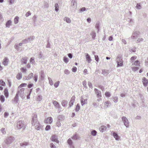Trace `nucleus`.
Masks as SVG:
<instances>
[{
    "label": "nucleus",
    "instance_id": "11",
    "mask_svg": "<svg viewBox=\"0 0 148 148\" xmlns=\"http://www.w3.org/2000/svg\"><path fill=\"white\" fill-rule=\"evenodd\" d=\"M86 60L88 63H89L91 60L90 58L88 53L86 54Z\"/></svg>",
    "mask_w": 148,
    "mask_h": 148
},
{
    "label": "nucleus",
    "instance_id": "63",
    "mask_svg": "<svg viewBox=\"0 0 148 148\" xmlns=\"http://www.w3.org/2000/svg\"><path fill=\"white\" fill-rule=\"evenodd\" d=\"M27 67L28 68H30V64H28L27 65Z\"/></svg>",
    "mask_w": 148,
    "mask_h": 148
},
{
    "label": "nucleus",
    "instance_id": "26",
    "mask_svg": "<svg viewBox=\"0 0 148 148\" xmlns=\"http://www.w3.org/2000/svg\"><path fill=\"white\" fill-rule=\"evenodd\" d=\"M0 84L3 86H5V82L3 81L2 79L0 80Z\"/></svg>",
    "mask_w": 148,
    "mask_h": 148
},
{
    "label": "nucleus",
    "instance_id": "9",
    "mask_svg": "<svg viewBox=\"0 0 148 148\" xmlns=\"http://www.w3.org/2000/svg\"><path fill=\"white\" fill-rule=\"evenodd\" d=\"M107 127L106 126L102 125L101 126L99 129L100 131L101 132H103L106 130Z\"/></svg>",
    "mask_w": 148,
    "mask_h": 148
},
{
    "label": "nucleus",
    "instance_id": "25",
    "mask_svg": "<svg viewBox=\"0 0 148 148\" xmlns=\"http://www.w3.org/2000/svg\"><path fill=\"white\" fill-rule=\"evenodd\" d=\"M11 23V21L10 20H9L6 24V27H9Z\"/></svg>",
    "mask_w": 148,
    "mask_h": 148
},
{
    "label": "nucleus",
    "instance_id": "3",
    "mask_svg": "<svg viewBox=\"0 0 148 148\" xmlns=\"http://www.w3.org/2000/svg\"><path fill=\"white\" fill-rule=\"evenodd\" d=\"M51 139L52 141L56 142L58 143H59V141L57 140V136L55 135H53L51 136Z\"/></svg>",
    "mask_w": 148,
    "mask_h": 148
},
{
    "label": "nucleus",
    "instance_id": "39",
    "mask_svg": "<svg viewBox=\"0 0 148 148\" xmlns=\"http://www.w3.org/2000/svg\"><path fill=\"white\" fill-rule=\"evenodd\" d=\"M30 62L31 63H33L34 62V58H32L30 60Z\"/></svg>",
    "mask_w": 148,
    "mask_h": 148
},
{
    "label": "nucleus",
    "instance_id": "6",
    "mask_svg": "<svg viewBox=\"0 0 148 148\" xmlns=\"http://www.w3.org/2000/svg\"><path fill=\"white\" fill-rule=\"evenodd\" d=\"M75 96H73L71 97V100L69 103V106H70V107H71L72 106L73 104V103L75 101Z\"/></svg>",
    "mask_w": 148,
    "mask_h": 148
},
{
    "label": "nucleus",
    "instance_id": "44",
    "mask_svg": "<svg viewBox=\"0 0 148 148\" xmlns=\"http://www.w3.org/2000/svg\"><path fill=\"white\" fill-rule=\"evenodd\" d=\"M95 60L97 61H98L99 60V57L98 56L95 55Z\"/></svg>",
    "mask_w": 148,
    "mask_h": 148
},
{
    "label": "nucleus",
    "instance_id": "56",
    "mask_svg": "<svg viewBox=\"0 0 148 148\" xmlns=\"http://www.w3.org/2000/svg\"><path fill=\"white\" fill-rule=\"evenodd\" d=\"M9 2L10 4H12L14 2V0H9Z\"/></svg>",
    "mask_w": 148,
    "mask_h": 148
},
{
    "label": "nucleus",
    "instance_id": "35",
    "mask_svg": "<svg viewBox=\"0 0 148 148\" xmlns=\"http://www.w3.org/2000/svg\"><path fill=\"white\" fill-rule=\"evenodd\" d=\"M59 83L60 82L59 81H58L57 82H56L54 84V86L56 88L58 87L59 86Z\"/></svg>",
    "mask_w": 148,
    "mask_h": 148
},
{
    "label": "nucleus",
    "instance_id": "57",
    "mask_svg": "<svg viewBox=\"0 0 148 148\" xmlns=\"http://www.w3.org/2000/svg\"><path fill=\"white\" fill-rule=\"evenodd\" d=\"M64 72L65 73H69V71L68 70H65L64 71Z\"/></svg>",
    "mask_w": 148,
    "mask_h": 148
},
{
    "label": "nucleus",
    "instance_id": "24",
    "mask_svg": "<svg viewBox=\"0 0 148 148\" xmlns=\"http://www.w3.org/2000/svg\"><path fill=\"white\" fill-rule=\"evenodd\" d=\"M21 61L22 63L26 64L27 62V58H22Z\"/></svg>",
    "mask_w": 148,
    "mask_h": 148
},
{
    "label": "nucleus",
    "instance_id": "53",
    "mask_svg": "<svg viewBox=\"0 0 148 148\" xmlns=\"http://www.w3.org/2000/svg\"><path fill=\"white\" fill-rule=\"evenodd\" d=\"M66 20V21L68 23H70L71 22V21L70 19H65Z\"/></svg>",
    "mask_w": 148,
    "mask_h": 148
},
{
    "label": "nucleus",
    "instance_id": "50",
    "mask_svg": "<svg viewBox=\"0 0 148 148\" xmlns=\"http://www.w3.org/2000/svg\"><path fill=\"white\" fill-rule=\"evenodd\" d=\"M56 125L58 127H60L61 125V124L59 121L57 123Z\"/></svg>",
    "mask_w": 148,
    "mask_h": 148
},
{
    "label": "nucleus",
    "instance_id": "5",
    "mask_svg": "<svg viewBox=\"0 0 148 148\" xmlns=\"http://www.w3.org/2000/svg\"><path fill=\"white\" fill-rule=\"evenodd\" d=\"M17 127L21 129L24 126V125L21 121H19L17 123Z\"/></svg>",
    "mask_w": 148,
    "mask_h": 148
},
{
    "label": "nucleus",
    "instance_id": "47",
    "mask_svg": "<svg viewBox=\"0 0 148 148\" xmlns=\"http://www.w3.org/2000/svg\"><path fill=\"white\" fill-rule=\"evenodd\" d=\"M34 78L35 82H36L37 80V76L36 75H35Z\"/></svg>",
    "mask_w": 148,
    "mask_h": 148
},
{
    "label": "nucleus",
    "instance_id": "21",
    "mask_svg": "<svg viewBox=\"0 0 148 148\" xmlns=\"http://www.w3.org/2000/svg\"><path fill=\"white\" fill-rule=\"evenodd\" d=\"M95 90H96L97 91V92H96V93L97 94V97H101V95L100 92H99L96 89H95Z\"/></svg>",
    "mask_w": 148,
    "mask_h": 148
},
{
    "label": "nucleus",
    "instance_id": "23",
    "mask_svg": "<svg viewBox=\"0 0 148 148\" xmlns=\"http://www.w3.org/2000/svg\"><path fill=\"white\" fill-rule=\"evenodd\" d=\"M0 100L2 102H3L5 101V98L3 95H1L0 96Z\"/></svg>",
    "mask_w": 148,
    "mask_h": 148
},
{
    "label": "nucleus",
    "instance_id": "28",
    "mask_svg": "<svg viewBox=\"0 0 148 148\" xmlns=\"http://www.w3.org/2000/svg\"><path fill=\"white\" fill-rule=\"evenodd\" d=\"M27 84L26 83H23L20 84L18 87V88H20L22 87L26 86Z\"/></svg>",
    "mask_w": 148,
    "mask_h": 148
},
{
    "label": "nucleus",
    "instance_id": "30",
    "mask_svg": "<svg viewBox=\"0 0 148 148\" xmlns=\"http://www.w3.org/2000/svg\"><path fill=\"white\" fill-rule=\"evenodd\" d=\"M67 143L70 145H72V141L71 139L69 138L68 139L67 141Z\"/></svg>",
    "mask_w": 148,
    "mask_h": 148
},
{
    "label": "nucleus",
    "instance_id": "29",
    "mask_svg": "<svg viewBox=\"0 0 148 148\" xmlns=\"http://www.w3.org/2000/svg\"><path fill=\"white\" fill-rule=\"evenodd\" d=\"M80 109V107L79 104H77L76 106V108H75V111H78Z\"/></svg>",
    "mask_w": 148,
    "mask_h": 148
},
{
    "label": "nucleus",
    "instance_id": "16",
    "mask_svg": "<svg viewBox=\"0 0 148 148\" xmlns=\"http://www.w3.org/2000/svg\"><path fill=\"white\" fill-rule=\"evenodd\" d=\"M123 61L121 60L119 62H117V66H121L123 65Z\"/></svg>",
    "mask_w": 148,
    "mask_h": 148
},
{
    "label": "nucleus",
    "instance_id": "10",
    "mask_svg": "<svg viewBox=\"0 0 148 148\" xmlns=\"http://www.w3.org/2000/svg\"><path fill=\"white\" fill-rule=\"evenodd\" d=\"M8 59L7 58H5L3 60V65H4L5 66L7 65L8 64Z\"/></svg>",
    "mask_w": 148,
    "mask_h": 148
},
{
    "label": "nucleus",
    "instance_id": "20",
    "mask_svg": "<svg viewBox=\"0 0 148 148\" xmlns=\"http://www.w3.org/2000/svg\"><path fill=\"white\" fill-rule=\"evenodd\" d=\"M55 10L56 12H58L59 10V6L57 3H56L55 4Z\"/></svg>",
    "mask_w": 148,
    "mask_h": 148
},
{
    "label": "nucleus",
    "instance_id": "61",
    "mask_svg": "<svg viewBox=\"0 0 148 148\" xmlns=\"http://www.w3.org/2000/svg\"><path fill=\"white\" fill-rule=\"evenodd\" d=\"M14 22L15 23H16L18 22V19H14Z\"/></svg>",
    "mask_w": 148,
    "mask_h": 148
},
{
    "label": "nucleus",
    "instance_id": "60",
    "mask_svg": "<svg viewBox=\"0 0 148 148\" xmlns=\"http://www.w3.org/2000/svg\"><path fill=\"white\" fill-rule=\"evenodd\" d=\"M65 103H66V102H65V101H63L62 103V106H65Z\"/></svg>",
    "mask_w": 148,
    "mask_h": 148
},
{
    "label": "nucleus",
    "instance_id": "55",
    "mask_svg": "<svg viewBox=\"0 0 148 148\" xmlns=\"http://www.w3.org/2000/svg\"><path fill=\"white\" fill-rule=\"evenodd\" d=\"M68 56L70 58H71L72 57V55L71 53H69L68 54Z\"/></svg>",
    "mask_w": 148,
    "mask_h": 148
},
{
    "label": "nucleus",
    "instance_id": "38",
    "mask_svg": "<svg viewBox=\"0 0 148 148\" xmlns=\"http://www.w3.org/2000/svg\"><path fill=\"white\" fill-rule=\"evenodd\" d=\"M77 68L76 67L74 66L72 69V71L74 72H75L77 71Z\"/></svg>",
    "mask_w": 148,
    "mask_h": 148
},
{
    "label": "nucleus",
    "instance_id": "49",
    "mask_svg": "<svg viewBox=\"0 0 148 148\" xmlns=\"http://www.w3.org/2000/svg\"><path fill=\"white\" fill-rule=\"evenodd\" d=\"M33 86V84H29L28 85V87L29 88H30L32 87Z\"/></svg>",
    "mask_w": 148,
    "mask_h": 148
},
{
    "label": "nucleus",
    "instance_id": "45",
    "mask_svg": "<svg viewBox=\"0 0 148 148\" xmlns=\"http://www.w3.org/2000/svg\"><path fill=\"white\" fill-rule=\"evenodd\" d=\"M136 58V57L135 56H132L131 57V60H133Z\"/></svg>",
    "mask_w": 148,
    "mask_h": 148
},
{
    "label": "nucleus",
    "instance_id": "7",
    "mask_svg": "<svg viewBox=\"0 0 148 148\" xmlns=\"http://www.w3.org/2000/svg\"><path fill=\"white\" fill-rule=\"evenodd\" d=\"M77 3L75 0H72L71 2V6L75 8L77 6Z\"/></svg>",
    "mask_w": 148,
    "mask_h": 148
},
{
    "label": "nucleus",
    "instance_id": "31",
    "mask_svg": "<svg viewBox=\"0 0 148 148\" xmlns=\"http://www.w3.org/2000/svg\"><path fill=\"white\" fill-rule=\"evenodd\" d=\"M139 68L138 67L134 66L132 67V69L133 71H135L138 70Z\"/></svg>",
    "mask_w": 148,
    "mask_h": 148
},
{
    "label": "nucleus",
    "instance_id": "33",
    "mask_svg": "<svg viewBox=\"0 0 148 148\" xmlns=\"http://www.w3.org/2000/svg\"><path fill=\"white\" fill-rule=\"evenodd\" d=\"M21 71L23 73H25L26 71V69L25 68L22 67L21 69Z\"/></svg>",
    "mask_w": 148,
    "mask_h": 148
},
{
    "label": "nucleus",
    "instance_id": "1",
    "mask_svg": "<svg viewBox=\"0 0 148 148\" xmlns=\"http://www.w3.org/2000/svg\"><path fill=\"white\" fill-rule=\"evenodd\" d=\"M123 121L124 122L125 125L127 127H129V123L127 119L124 116L122 118Z\"/></svg>",
    "mask_w": 148,
    "mask_h": 148
},
{
    "label": "nucleus",
    "instance_id": "19",
    "mask_svg": "<svg viewBox=\"0 0 148 148\" xmlns=\"http://www.w3.org/2000/svg\"><path fill=\"white\" fill-rule=\"evenodd\" d=\"M53 103V105L59 108L60 105L56 101H52Z\"/></svg>",
    "mask_w": 148,
    "mask_h": 148
},
{
    "label": "nucleus",
    "instance_id": "13",
    "mask_svg": "<svg viewBox=\"0 0 148 148\" xmlns=\"http://www.w3.org/2000/svg\"><path fill=\"white\" fill-rule=\"evenodd\" d=\"M113 135L116 140H118L119 139V136L115 132L113 133Z\"/></svg>",
    "mask_w": 148,
    "mask_h": 148
},
{
    "label": "nucleus",
    "instance_id": "17",
    "mask_svg": "<svg viewBox=\"0 0 148 148\" xmlns=\"http://www.w3.org/2000/svg\"><path fill=\"white\" fill-rule=\"evenodd\" d=\"M133 64L136 66H140V63L139 61L136 60L133 63Z\"/></svg>",
    "mask_w": 148,
    "mask_h": 148
},
{
    "label": "nucleus",
    "instance_id": "32",
    "mask_svg": "<svg viewBox=\"0 0 148 148\" xmlns=\"http://www.w3.org/2000/svg\"><path fill=\"white\" fill-rule=\"evenodd\" d=\"M91 134L93 136H95L97 134V132L95 130H93L91 131Z\"/></svg>",
    "mask_w": 148,
    "mask_h": 148
},
{
    "label": "nucleus",
    "instance_id": "8",
    "mask_svg": "<svg viewBox=\"0 0 148 148\" xmlns=\"http://www.w3.org/2000/svg\"><path fill=\"white\" fill-rule=\"evenodd\" d=\"M142 80L143 85L145 86H147L148 83V80L144 77L143 78Z\"/></svg>",
    "mask_w": 148,
    "mask_h": 148
},
{
    "label": "nucleus",
    "instance_id": "59",
    "mask_svg": "<svg viewBox=\"0 0 148 148\" xmlns=\"http://www.w3.org/2000/svg\"><path fill=\"white\" fill-rule=\"evenodd\" d=\"M40 126H38L37 127H36V129L37 130H39L40 129Z\"/></svg>",
    "mask_w": 148,
    "mask_h": 148
},
{
    "label": "nucleus",
    "instance_id": "37",
    "mask_svg": "<svg viewBox=\"0 0 148 148\" xmlns=\"http://www.w3.org/2000/svg\"><path fill=\"white\" fill-rule=\"evenodd\" d=\"M64 61L66 63H67L68 62V59L66 57H64Z\"/></svg>",
    "mask_w": 148,
    "mask_h": 148
},
{
    "label": "nucleus",
    "instance_id": "40",
    "mask_svg": "<svg viewBox=\"0 0 148 148\" xmlns=\"http://www.w3.org/2000/svg\"><path fill=\"white\" fill-rule=\"evenodd\" d=\"M44 5L45 7L46 8H47L48 7V4L46 2H44Z\"/></svg>",
    "mask_w": 148,
    "mask_h": 148
},
{
    "label": "nucleus",
    "instance_id": "54",
    "mask_svg": "<svg viewBox=\"0 0 148 148\" xmlns=\"http://www.w3.org/2000/svg\"><path fill=\"white\" fill-rule=\"evenodd\" d=\"M113 39V37L112 36H110L109 37L108 40L110 41H111Z\"/></svg>",
    "mask_w": 148,
    "mask_h": 148
},
{
    "label": "nucleus",
    "instance_id": "2",
    "mask_svg": "<svg viewBox=\"0 0 148 148\" xmlns=\"http://www.w3.org/2000/svg\"><path fill=\"white\" fill-rule=\"evenodd\" d=\"M53 121L52 118L51 117H48L45 120V123H46L51 124Z\"/></svg>",
    "mask_w": 148,
    "mask_h": 148
},
{
    "label": "nucleus",
    "instance_id": "48",
    "mask_svg": "<svg viewBox=\"0 0 148 148\" xmlns=\"http://www.w3.org/2000/svg\"><path fill=\"white\" fill-rule=\"evenodd\" d=\"M49 83L51 85H52L53 84V83L51 79L49 80Z\"/></svg>",
    "mask_w": 148,
    "mask_h": 148
},
{
    "label": "nucleus",
    "instance_id": "62",
    "mask_svg": "<svg viewBox=\"0 0 148 148\" xmlns=\"http://www.w3.org/2000/svg\"><path fill=\"white\" fill-rule=\"evenodd\" d=\"M75 116V113H73L71 114V116L72 117H73Z\"/></svg>",
    "mask_w": 148,
    "mask_h": 148
},
{
    "label": "nucleus",
    "instance_id": "36",
    "mask_svg": "<svg viewBox=\"0 0 148 148\" xmlns=\"http://www.w3.org/2000/svg\"><path fill=\"white\" fill-rule=\"evenodd\" d=\"M50 146L51 148H56V147L55 145L52 143L50 144Z\"/></svg>",
    "mask_w": 148,
    "mask_h": 148
},
{
    "label": "nucleus",
    "instance_id": "51",
    "mask_svg": "<svg viewBox=\"0 0 148 148\" xmlns=\"http://www.w3.org/2000/svg\"><path fill=\"white\" fill-rule=\"evenodd\" d=\"M82 84H83V86H86V81H83Z\"/></svg>",
    "mask_w": 148,
    "mask_h": 148
},
{
    "label": "nucleus",
    "instance_id": "58",
    "mask_svg": "<svg viewBox=\"0 0 148 148\" xmlns=\"http://www.w3.org/2000/svg\"><path fill=\"white\" fill-rule=\"evenodd\" d=\"M88 85L91 88L92 87V84L91 82H89Z\"/></svg>",
    "mask_w": 148,
    "mask_h": 148
},
{
    "label": "nucleus",
    "instance_id": "43",
    "mask_svg": "<svg viewBox=\"0 0 148 148\" xmlns=\"http://www.w3.org/2000/svg\"><path fill=\"white\" fill-rule=\"evenodd\" d=\"M50 126L49 125H47L45 127V130H48L50 129Z\"/></svg>",
    "mask_w": 148,
    "mask_h": 148
},
{
    "label": "nucleus",
    "instance_id": "46",
    "mask_svg": "<svg viewBox=\"0 0 148 148\" xmlns=\"http://www.w3.org/2000/svg\"><path fill=\"white\" fill-rule=\"evenodd\" d=\"M8 115V113L7 112H5L4 114V116L5 117H6Z\"/></svg>",
    "mask_w": 148,
    "mask_h": 148
},
{
    "label": "nucleus",
    "instance_id": "12",
    "mask_svg": "<svg viewBox=\"0 0 148 148\" xmlns=\"http://www.w3.org/2000/svg\"><path fill=\"white\" fill-rule=\"evenodd\" d=\"M87 10V9L86 8L84 7L81 8H80L79 10V12L82 13L83 12Z\"/></svg>",
    "mask_w": 148,
    "mask_h": 148
},
{
    "label": "nucleus",
    "instance_id": "15",
    "mask_svg": "<svg viewBox=\"0 0 148 148\" xmlns=\"http://www.w3.org/2000/svg\"><path fill=\"white\" fill-rule=\"evenodd\" d=\"M22 77V74L21 73H18L16 75V78L17 79L19 80Z\"/></svg>",
    "mask_w": 148,
    "mask_h": 148
},
{
    "label": "nucleus",
    "instance_id": "27",
    "mask_svg": "<svg viewBox=\"0 0 148 148\" xmlns=\"http://www.w3.org/2000/svg\"><path fill=\"white\" fill-rule=\"evenodd\" d=\"M110 104V102L108 101L105 102L104 103V105L106 107H108Z\"/></svg>",
    "mask_w": 148,
    "mask_h": 148
},
{
    "label": "nucleus",
    "instance_id": "22",
    "mask_svg": "<svg viewBox=\"0 0 148 148\" xmlns=\"http://www.w3.org/2000/svg\"><path fill=\"white\" fill-rule=\"evenodd\" d=\"M141 5L140 3H137L136 6V8L138 9H141Z\"/></svg>",
    "mask_w": 148,
    "mask_h": 148
},
{
    "label": "nucleus",
    "instance_id": "42",
    "mask_svg": "<svg viewBox=\"0 0 148 148\" xmlns=\"http://www.w3.org/2000/svg\"><path fill=\"white\" fill-rule=\"evenodd\" d=\"M31 14V13H30V11H28L25 14V16L26 17H27L29 15H30Z\"/></svg>",
    "mask_w": 148,
    "mask_h": 148
},
{
    "label": "nucleus",
    "instance_id": "14",
    "mask_svg": "<svg viewBox=\"0 0 148 148\" xmlns=\"http://www.w3.org/2000/svg\"><path fill=\"white\" fill-rule=\"evenodd\" d=\"M4 95L5 97L6 98L8 97V92L7 89L6 88H5L4 90Z\"/></svg>",
    "mask_w": 148,
    "mask_h": 148
},
{
    "label": "nucleus",
    "instance_id": "41",
    "mask_svg": "<svg viewBox=\"0 0 148 148\" xmlns=\"http://www.w3.org/2000/svg\"><path fill=\"white\" fill-rule=\"evenodd\" d=\"M28 143L27 142H25L23 143H21V146H22L23 145H28Z\"/></svg>",
    "mask_w": 148,
    "mask_h": 148
},
{
    "label": "nucleus",
    "instance_id": "4",
    "mask_svg": "<svg viewBox=\"0 0 148 148\" xmlns=\"http://www.w3.org/2000/svg\"><path fill=\"white\" fill-rule=\"evenodd\" d=\"M87 99H84L83 96H82L81 97V103L82 106L87 103Z\"/></svg>",
    "mask_w": 148,
    "mask_h": 148
},
{
    "label": "nucleus",
    "instance_id": "34",
    "mask_svg": "<svg viewBox=\"0 0 148 148\" xmlns=\"http://www.w3.org/2000/svg\"><path fill=\"white\" fill-rule=\"evenodd\" d=\"M105 95L106 97H109L110 96V92H106L105 93Z\"/></svg>",
    "mask_w": 148,
    "mask_h": 148
},
{
    "label": "nucleus",
    "instance_id": "64",
    "mask_svg": "<svg viewBox=\"0 0 148 148\" xmlns=\"http://www.w3.org/2000/svg\"><path fill=\"white\" fill-rule=\"evenodd\" d=\"M143 40V39L142 38H141L140 39H138L137 41L138 42H140V41H142Z\"/></svg>",
    "mask_w": 148,
    "mask_h": 148
},
{
    "label": "nucleus",
    "instance_id": "52",
    "mask_svg": "<svg viewBox=\"0 0 148 148\" xmlns=\"http://www.w3.org/2000/svg\"><path fill=\"white\" fill-rule=\"evenodd\" d=\"M87 72L88 71L87 69H85L84 71V73L85 74H86Z\"/></svg>",
    "mask_w": 148,
    "mask_h": 148
},
{
    "label": "nucleus",
    "instance_id": "18",
    "mask_svg": "<svg viewBox=\"0 0 148 148\" xmlns=\"http://www.w3.org/2000/svg\"><path fill=\"white\" fill-rule=\"evenodd\" d=\"M33 73H30L29 74L27 77L26 79L27 80L30 79L32 78L33 76Z\"/></svg>",
    "mask_w": 148,
    "mask_h": 148
}]
</instances>
